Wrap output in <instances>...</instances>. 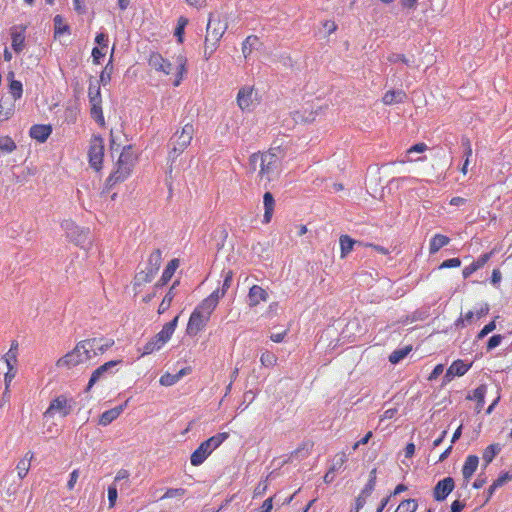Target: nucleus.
Instances as JSON below:
<instances>
[{"mask_svg": "<svg viewBox=\"0 0 512 512\" xmlns=\"http://www.w3.org/2000/svg\"><path fill=\"white\" fill-rule=\"evenodd\" d=\"M226 294L223 293L222 290L219 288L214 290L208 297L203 299L200 303L210 309L211 311H214L219 303V300L223 298Z\"/></svg>", "mask_w": 512, "mask_h": 512, "instance_id": "obj_38", "label": "nucleus"}, {"mask_svg": "<svg viewBox=\"0 0 512 512\" xmlns=\"http://www.w3.org/2000/svg\"><path fill=\"white\" fill-rule=\"evenodd\" d=\"M107 493H108L109 507L113 508L116 504V500L118 497L117 487L114 484L110 485L108 487Z\"/></svg>", "mask_w": 512, "mask_h": 512, "instance_id": "obj_56", "label": "nucleus"}, {"mask_svg": "<svg viewBox=\"0 0 512 512\" xmlns=\"http://www.w3.org/2000/svg\"><path fill=\"white\" fill-rule=\"evenodd\" d=\"M227 30V23L223 22L220 17H215L213 13L209 14L206 26V35L204 39L203 56L207 61L218 49L220 41Z\"/></svg>", "mask_w": 512, "mask_h": 512, "instance_id": "obj_2", "label": "nucleus"}, {"mask_svg": "<svg viewBox=\"0 0 512 512\" xmlns=\"http://www.w3.org/2000/svg\"><path fill=\"white\" fill-rule=\"evenodd\" d=\"M185 493H186V490L183 488H169L166 490V492L161 497V499L182 497Z\"/></svg>", "mask_w": 512, "mask_h": 512, "instance_id": "obj_55", "label": "nucleus"}, {"mask_svg": "<svg viewBox=\"0 0 512 512\" xmlns=\"http://www.w3.org/2000/svg\"><path fill=\"white\" fill-rule=\"evenodd\" d=\"M179 265V259L174 258L170 260L163 270L160 279L154 284V289L158 290L159 288L165 286L171 280Z\"/></svg>", "mask_w": 512, "mask_h": 512, "instance_id": "obj_17", "label": "nucleus"}, {"mask_svg": "<svg viewBox=\"0 0 512 512\" xmlns=\"http://www.w3.org/2000/svg\"><path fill=\"white\" fill-rule=\"evenodd\" d=\"M121 362L122 360H111L95 369L89 379L86 390L89 391L93 385L98 382L102 376H104V374L108 373L112 368L116 367Z\"/></svg>", "mask_w": 512, "mask_h": 512, "instance_id": "obj_18", "label": "nucleus"}, {"mask_svg": "<svg viewBox=\"0 0 512 512\" xmlns=\"http://www.w3.org/2000/svg\"><path fill=\"white\" fill-rule=\"evenodd\" d=\"M376 473H377V469L376 468H373L370 471L368 482L366 483L365 487L362 489V492H363V494H365V496H370L371 493L373 492L374 488H375V485H376Z\"/></svg>", "mask_w": 512, "mask_h": 512, "instance_id": "obj_51", "label": "nucleus"}, {"mask_svg": "<svg viewBox=\"0 0 512 512\" xmlns=\"http://www.w3.org/2000/svg\"><path fill=\"white\" fill-rule=\"evenodd\" d=\"M112 70H113V66L111 65V60H110L109 63L105 66V68L101 72L100 81L102 83L106 84L110 81Z\"/></svg>", "mask_w": 512, "mask_h": 512, "instance_id": "obj_59", "label": "nucleus"}, {"mask_svg": "<svg viewBox=\"0 0 512 512\" xmlns=\"http://www.w3.org/2000/svg\"><path fill=\"white\" fill-rule=\"evenodd\" d=\"M14 104H6L4 101H0V122L8 120L14 114Z\"/></svg>", "mask_w": 512, "mask_h": 512, "instance_id": "obj_47", "label": "nucleus"}, {"mask_svg": "<svg viewBox=\"0 0 512 512\" xmlns=\"http://www.w3.org/2000/svg\"><path fill=\"white\" fill-rule=\"evenodd\" d=\"M479 464V458L477 455H468L462 467V475L465 481H469Z\"/></svg>", "mask_w": 512, "mask_h": 512, "instance_id": "obj_28", "label": "nucleus"}, {"mask_svg": "<svg viewBox=\"0 0 512 512\" xmlns=\"http://www.w3.org/2000/svg\"><path fill=\"white\" fill-rule=\"evenodd\" d=\"M1 360L6 365L4 373L5 391H9L12 381L17 375L18 369V342L12 341L9 350L2 356Z\"/></svg>", "mask_w": 512, "mask_h": 512, "instance_id": "obj_9", "label": "nucleus"}, {"mask_svg": "<svg viewBox=\"0 0 512 512\" xmlns=\"http://www.w3.org/2000/svg\"><path fill=\"white\" fill-rule=\"evenodd\" d=\"M347 460L348 454L345 451H340L334 455L329 469H331V472H338L344 467Z\"/></svg>", "mask_w": 512, "mask_h": 512, "instance_id": "obj_41", "label": "nucleus"}, {"mask_svg": "<svg viewBox=\"0 0 512 512\" xmlns=\"http://www.w3.org/2000/svg\"><path fill=\"white\" fill-rule=\"evenodd\" d=\"M179 320V315L175 316L170 322L166 323L160 332H158L155 337L158 339L159 344H163V346L171 339L175 329L177 327Z\"/></svg>", "mask_w": 512, "mask_h": 512, "instance_id": "obj_23", "label": "nucleus"}, {"mask_svg": "<svg viewBox=\"0 0 512 512\" xmlns=\"http://www.w3.org/2000/svg\"><path fill=\"white\" fill-rule=\"evenodd\" d=\"M14 73L10 72L8 74V79L10 81L9 84V92L12 95L14 100H18L22 97L23 94V86L22 83L18 80H14Z\"/></svg>", "mask_w": 512, "mask_h": 512, "instance_id": "obj_39", "label": "nucleus"}, {"mask_svg": "<svg viewBox=\"0 0 512 512\" xmlns=\"http://www.w3.org/2000/svg\"><path fill=\"white\" fill-rule=\"evenodd\" d=\"M188 373H189V368H183L176 374H171V373L166 372L160 377L159 383L162 386H166V387L172 386V385L176 384L183 376H185Z\"/></svg>", "mask_w": 512, "mask_h": 512, "instance_id": "obj_34", "label": "nucleus"}, {"mask_svg": "<svg viewBox=\"0 0 512 512\" xmlns=\"http://www.w3.org/2000/svg\"><path fill=\"white\" fill-rule=\"evenodd\" d=\"M180 284V281L179 280H176L173 282V284L171 285V287L169 288V290L167 291V293L165 294V296L163 297L159 307H158V313L159 314H163L164 312H166L170 306H171V303L173 301V299L175 298L177 292H176V287Z\"/></svg>", "mask_w": 512, "mask_h": 512, "instance_id": "obj_30", "label": "nucleus"}, {"mask_svg": "<svg viewBox=\"0 0 512 512\" xmlns=\"http://www.w3.org/2000/svg\"><path fill=\"white\" fill-rule=\"evenodd\" d=\"M75 405V401L72 397L66 394H60L54 397L48 406V408L44 411V418H53L56 415L60 417H67L73 410Z\"/></svg>", "mask_w": 512, "mask_h": 512, "instance_id": "obj_8", "label": "nucleus"}, {"mask_svg": "<svg viewBox=\"0 0 512 512\" xmlns=\"http://www.w3.org/2000/svg\"><path fill=\"white\" fill-rule=\"evenodd\" d=\"M487 392V386L482 384L473 390L472 395L466 397L467 400H475L477 402L476 411L480 412L485 403V395Z\"/></svg>", "mask_w": 512, "mask_h": 512, "instance_id": "obj_35", "label": "nucleus"}, {"mask_svg": "<svg viewBox=\"0 0 512 512\" xmlns=\"http://www.w3.org/2000/svg\"><path fill=\"white\" fill-rule=\"evenodd\" d=\"M212 313L213 311L199 303V305L193 310L189 317L186 327L187 335L196 336L202 330H204L210 320Z\"/></svg>", "mask_w": 512, "mask_h": 512, "instance_id": "obj_7", "label": "nucleus"}, {"mask_svg": "<svg viewBox=\"0 0 512 512\" xmlns=\"http://www.w3.org/2000/svg\"><path fill=\"white\" fill-rule=\"evenodd\" d=\"M495 251V249H492L490 252L482 254L477 260L473 261L471 264L474 265L476 270L481 269L495 254Z\"/></svg>", "mask_w": 512, "mask_h": 512, "instance_id": "obj_54", "label": "nucleus"}, {"mask_svg": "<svg viewBox=\"0 0 512 512\" xmlns=\"http://www.w3.org/2000/svg\"><path fill=\"white\" fill-rule=\"evenodd\" d=\"M340 244V258L345 259L348 254L353 250L354 245L357 244V241L353 240L349 235H341L339 237ZM359 245H363L361 242H358Z\"/></svg>", "mask_w": 512, "mask_h": 512, "instance_id": "obj_33", "label": "nucleus"}, {"mask_svg": "<svg viewBox=\"0 0 512 512\" xmlns=\"http://www.w3.org/2000/svg\"><path fill=\"white\" fill-rule=\"evenodd\" d=\"M254 94L253 86H243L239 89L236 102L242 111L251 110L254 104Z\"/></svg>", "mask_w": 512, "mask_h": 512, "instance_id": "obj_14", "label": "nucleus"}, {"mask_svg": "<svg viewBox=\"0 0 512 512\" xmlns=\"http://www.w3.org/2000/svg\"><path fill=\"white\" fill-rule=\"evenodd\" d=\"M499 452H500L499 444H490L489 446H487L484 449L483 455H482L485 465L486 466L489 465Z\"/></svg>", "mask_w": 512, "mask_h": 512, "instance_id": "obj_43", "label": "nucleus"}, {"mask_svg": "<svg viewBox=\"0 0 512 512\" xmlns=\"http://www.w3.org/2000/svg\"><path fill=\"white\" fill-rule=\"evenodd\" d=\"M512 479V475H510L509 473H504L502 475H500L494 482L493 484L491 485V488H498L500 486H502L505 482L509 481Z\"/></svg>", "mask_w": 512, "mask_h": 512, "instance_id": "obj_62", "label": "nucleus"}, {"mask_svg": "<svg viewBox=\"0 0 512 512\" xmlns=\"http://www.w3.org/2000/svg\"><path fill=\"white\" fill-rule=\"evenodd\" d=\"M273 508V497L267 498L256 512H271Z\"/></svg>", "mask_w": 512, "mask_h": 512, "instance_id": "obj_64", "label": "nucleus"}, {"mask_svg": "<svg viewBox=\"0 0 512 512\" xmlns=\"http://www.w3.org/2000/svg\"><path fill=\"white\" fill-rule=\"evenodd\" d=\"M94 342V340L79 341L71 351L56 361L55 366L59 369L71 370L79 365L88 363L92 359V353L88 346H93Z\"/></svg>", "mask_w": 512, "mask_h": 512, "instance_id": "obj_4", "label": "nucleus"}, {"mask_svg": "<svg viewBox=\"0 0 512 512\" xmlns=\"http://www.w3.org/2000/svg\"><path fill=\"white\" fill-rule=\"evenodd\" d=\"M472 363H465L463 360L458 359L452 362L446 372V377L449 376H463L471 368Z\"/></svg>", "mask_w": 512, "mask_h": 512, "instance_id": "obj_29", "label": "nucleus"}, {"mask_svg": "<svg viewBox=\"0 0 512 512\" xmlns=\"http://www.w3.org/2000/svg\"><path fill=\"white\" fill-rule=\"evenodd\" d=\"M387 60L390 63L401 62L404 63L405 65H410V60L404 54L392 53L391 55L388 56Z\"/></svg>", "mask_w": 512, "mask_h": 512, "instance_id": "obj_57", "label": "nucleus"}, {"mask_svg": "<svg viewBox=\"0 0 512 512\" xmlns=\"http://www.w3.org/2000/svg\"><path fill=\"white\" fill-rule=\"evenodd\" d=\"M263 205H264V215H263L262 222L264 224H268V223H270V221L272 219L274 207H275V200H274L273 195L270 192L264 193Z\"/></svg>", "mask_w": 512, "mask_h": 512, "instance_id": "obj_31", "label": "nucleus"}, {"mask_svg": "<svg viewBox=\"0 0 512 512\" xmlns=\"http://www.w3.org/2000/svg\"><path fill=\"white\" fill-rule=\"evenodd\" d=\"M62 230L65 232L66 238L80 248L85 247V243L89 238V229L80 227L72 219H65L60 224Z\"/></svg>", "mask_w": 512, "mask_h": 512, "instance_id": "obj_10", "label": "nucleus"}, {"mask_svg": "<svg viewBox=\"0 0 512 512\" xmlns=\"http://www.w3.org/2000/svg\"><path fill=\"white\" fill-rule=\"evenodd\" d=\"M249 164L253 171H257L258 183L267 187L278 173L280 160L277 153L268 150L251 154Z\"/></svg>", "mask_w": 512, "mask_h": 512, "instance_id": "obj_1", "label": "nucleus"}, {"mask_svg": "<svg viewBox=\"0 0 512 512\" xmlns=\"http://www.w3.org/2000/svg\"><path fill=\"white\" fill-rule=\"evenodd\" d=\"M136 162L137 155L132 146H125L116 162L115 170L107 178V187L111 188L117 183L125 181L131 175Z\"/></svg>", "mask_w": 512, "mask_h": 512, "instance_id": "obj_3", "label": "nucleus"}, {"mask_svg": "<svg viewBox=\"0 0 512 512\" xmlns=\"http://www.w3.org/2000/svg\"><path fill=\"white\" fill-rule=\"evenodd\" d=\"M34 458L33 452H27L22 459H20L16 465L17 475L20 479H23L27 476L30 467L31 461Z\"/></svg>", "mask_w": 512, "mask_h": 512, "instance_id": "obj_32", "label": "nucleus"}, {"mask_svg": "<svg viewBox=\"0 0 512 512\" xmlns=\"http://www.w3.org/2000/svg\"><path fill=\"white\" fill-rule=\"evenodd\" d=\"M155 276L156 274L153 271L148 270L146 268L137 272L132 282L135 294H137L143 286H145L148 283H151Z\"/></svg>", "mask_w": 512, "mask_h": 512, "instance_id": "obj_20", "label": "nucleus"}, {"mask_svg": "<svg viewBox=\"0 0 512 512\" xmlns=\"http://www.w3.org/2000/svg\"><path fill=\"white\" fill-rule=\"evenodd\" d=\"M161 263L162 251L160 249H155L149 254L145 268L157 274L160 269Z\"/></svg>", "mask_w": 512, "mask_h": 512, "instance_id": "obj_37", "label": "nucleus"}, {"mask_svg": "<svg viewBox=\"0 0 512 512\" xmlns=\"http://www.w3.org/2000/svg\"><path fill=\"white\" fill-rule=\"evenodd\" d=\"M104 150V139L94 135L89 143L88 160L91 168L97 172L103 167Z\"/></svg>", "mask_w": 512, "mask_h": 512, "instance_id": "obj_12", "label": "nucleus"}, {"mask_svg": "<svg viewBox=\"0 0 512 512\" xmlns=\"http://www.w3.org/2000/svg\"><path fill=\"white\" fill-rule=\"evenodd\" d=\"M450 243V238L443 234H435L429 242V253L435 254L441 248L448 245Z\"/></svg>", "mask_w": 512, "mask_h": 512, "instance_id": "obj_36", "label": "nucleus"}, {"mask_svg": "<svg viewBox=\"0 0 512 512\" xmlns=\"http://www.w3.org/2000/svg\"><path fill=\"white\" fill-rule=\"evenodd\" d=\"M247 298L249 307L254 308L261 302H266L269 294L263 287L255 284L249 288Z\"/></svg>", "mask_w": 512, "mask_h": 512, "instance_id": "obj_16", "label": "nucleus"}, {"mask_svg": "<svg viewBox=\"0 0 512 512\" xmlns=\"http://www.w3.org/2000/svg\"><path fill=\"white\" fill-rule=\"evenodd\" d=\"M148 65L156 72L170 75L173 73V64L164 58L159 52H151L148 58Z\"/></svg>", "mask_w": 512, "mask_h": 512, "instance_id": "obj_13", "label": "nucleus"}, {"mask_svg": "<svg viewBox=\"0 0 512 512\" xmlns=\"http://www.w3.org/2000/svg\"><path fill=\"white\" fill-rule=\"evenodd\" d=\"M368 497L369 496H365V494H363V492L361 491V493L358 495V497L355 500L354 507L351 508L350 512H359L364 507V505L366 503V499Z\"/></svg>", "mask_w": 512, "mask_h": 512, "instance_id": "obj_58", "label": "nucleus"}, {"mask_svg": "<svg viewBox=\"0 0 512 512\" xmlns=\"http://www.w3.org/2000/svg\"><path fill=\"white\" fill-rule=\"evenodd\" d=\"M455 483L452 477L440 480L433 490V497L436 501H443L453 491Z\"/></svg>", "mask_w": 512, "mask_h": 512, "instance_id": "obj_15", "label": "nucleus"}, {"mask_svg": "<svg viewBox=\"0 0 512 512\" xmlns=\"http://www.w3.org/2000/svg\"><path fill=\"white\" fill-rule=\"evenodd\" d=\"M16 143L9 136H0V151L11 153L16 149Z\"/></svg>", "mask_w": 512, "mask_h": 512, "instance_id": "obj_49", "label": "nucleus"}, {"mask_svg": "<svg viewBox=\"0 0 512 512\" xmlns=\"http://www.w3.org/2000/svg\"><path fill=\"white\" fill-rule=\"evenodd\" d=\"M428 149V146L424 142H420L417 144L412 145L408 150L407 153H423Z\"/></svg>", "mask_w": 512, "mask_h": 512, "instance_id": "obj_63", "label": "nucleus"}, {"mask_svg": "<svg viewBox=\"0 0 512 512\" xmlns=\"http://www.w3.org/2000/svg\"><path fill=\"white\" fill-rule=\"evenodd\" d=\"M461 265V260L459 258H450L445 261H443L439 269H445V268H457Z\"/></svg>", "mask_w": 512, "mask_h": 512, "instance_id": "obj_60", "label": "nucleus"}, {"mask_svg": "<svg viewBox=\"0 0 512 512\" xmlns=\"http://www.w3.org/2000/svg\"><path fill=\"white\" fill-rule=\"evenodd\" d=\"M52 133V127L45 124H35L30 128V137L43 143Z\"/></svg>", "mask_w": 512, "mask_h": 512, "instance_id": "obj_24", "label": "nucleus"}, {"mask_svg": "<svg viewBox=\"0 0 512 512\" xmlns=\"http://www.w3.org/2000/svg\"><path fill=\"white\" fill-rule=\"evenodd\" d=\"M64 33L70 34V27L61 15L54 17V37H60Z\"/></svg>", "mask_w": 512, "mask_h": 512, "instance_id": "obj_40", "label": "nucleus"}, {"mask_svg": "<svg viewBox=\"0 0 512 512\" xmlns=\"http://www.w3.org/2000/svg\"><path fill=\"white\" fill-rule=\"evenodd\" d=\"M262 46L260 38L256 35H249L242 42V54L245 59H248L254 50L259 49Z\"/></svg>", "mask_w": 512, "mask_h": 512, "instance_id": "obj_25", "label": "nucleus"}, {"mask_svg": "<svg viewBox=\"0 0 512 512\" xmlns=\"http://www.w3.org/2000/svg\"><path fill=\"white\" fill-rule=\"evenodd\" d=\"M187 73V58L183 54H179L175 57V74L173 80V86L178 87Z\"/></svg>", "mask_w": 512, "mask_h": 512, "instance_id": "obj_21", "label": "nucleus"}, {"mask_svg": "<svg viewBox=\"0 0 512 512\" xmlns=\"http://www.w3.org/2000/svg\"><path fill=\"white\" fill-rule=\"evenodd\" d=\"M418 508V503L415 499L403 500L395 510V512H415Z\"/></svg>", "mask_w": 512, "mask_h": 512, "instance_id": "obj_48", "label": "nucleus"}, {"mask_svg": "<svg viewBox=\"0 0 512 512\" xmlns=\"http://www.w3.org/2000/svg\"><path fill=\"white\" fill-rule=\"evenodd\" d=\"M129 400H126L123 404L111 408L109 410L104 411L99 418V424L102 426H107L112 423L115 419H117L124 409L127 407Z\"/></svg>", "mask_w": 512, "mask_h": 512, "instance_id": "obj_22", "label": "nucleus"}, {"mask_svg": "<svg viewBox=\"0 0 512 512\" xmlns=\"http://www.w3.org/2000/svg\"><path fill=\"white\" fill-rule=\"evenodd\" d=\"M188 22V19L184 16L179 17L177 20V26L175 28L174 35L176 36L179 43H183L184 41V30L188 25Z\"/></svg>", "mask_w": 512, "mask_h": 512, "instance_id": "obj_46", "label": "nucleus"}, {"mask_svg": "<svg viewBox=\"0 0 512 512\" xmlns=\"http://www.w3.org/2000/svg\"><path fill=\"white\" fill-rule=\"evenodd\" d=\"M89 340L95 341V344L93 346H88V349L91 350L92 358L105 353L109 348H111L114 345L113 339L90 338Z\"/></svg>", "mask_w": 512, "mask_h": 512, "instance_id": "obj_27", "label": "nucleus"}, {"mask_svg": "<svg viewBox=\"0 0 512 512\" xmlns=\"http://www.w3.org/2000/svg\"><path fill=\"white\" fill-rule=\"evenodd\" d=\"M162 347L163 344H159L158 339L154 336L143 346L141 356L150 355L156 351H159Z\"/></svg>", "mask_w": 512, "mask_h": 512, "instance_id": "obj_44", "label": "nucleus"}, {"mask_svg": "<svg viewBox=\"0 0 512 512\" xmlns=\"http://www.w3.org/2000/svg\"><path fill=\"white\" fill-rule=\"evenodd\" d=\"M410 351L411 347H405L402 349L395 350L389 355V361L392 364H397L402 359H404L409 354Z\"/></svg>", "mask_w": 512, "mask_h": 512, "instance_id": "obj_50", "label": "nucleus"}, {"mask_svg": "<svg viewBox=\"0 0 512 512\" xmlns=\"http://www.w3.org/2000/svg\"><path fill=\"white\" fill-rule=\"evenodd\" d=\"M322 112L323 107L318 102L307 101L294 110L291 115L295 123L308 124L314 122Z\"/></svg>", "mask_w": 512, "mask_h": 512, "instance_id": "obj_11", "label": "nucleus"}, {"mask_svg": "<svg viewBox=\"0 0 512 512\" xmlns=\"http://www.w3.org/2000/svg\"><path fill=\"white\" fill-rule=\"evenodd\" d=\"M234 273L231 269L223 270L222 277H223V283L222 287L219 288L223 291V293H227L229 288L231 287L232 281H233Z\"/></svg>", "mask_w": 512, "mask_h": 512, "instance_id": "obj_53", "label": "nucleus"}, {"mask_svg": "<svg viewBox=\"0 0 512 512\" xmlns=\"http://www.w3.org/2000/svg\"><path fill=\"white\" fill-rule=\"evenodd\" d=\"M194 134L195 128L192 123H186L181 129L177 130L170 140L169 157L175 159L181 155L190 146Z\"/></svg>", "mask_w": 512, "mask_h": 512, "instance_id": "obj_6", "label": "nucleus"}, {"mask_svg": "<svg viewBox=\"0 0 512 512\" xmlns=\"http://www.w3.org/2000/svg\"><path fill=\"white\" fill-rule=\"evenodd\" d=\"M25 30L24 26H14L11 28V46L16 53L23 51L25 47Z\"/></svg>", "mask_w": 512, "mask_h": 512, "instance_id": "obj_19", "label": "nucleus"}, {"mask_svg": "<svg viewBox=\"0 0 512 512\" xmlns=\"http://www.w3.org/2000/svg\"><path fill=\"white\" fill-rule=\"evenodd\" d=\"M407 98V94L405 91L398 89V90H388L384 93L382 97V102L384 105H393V104H400L405 102Z\"/></svg>", "mask_w": 512, "mask_h": 512, "instance_id": "obj_26", "label": "nucleus"}, {"mask_svg": "<svg viewBox=\"0 0 512 512\" xmlns=\"http://www.w3.org/2000/svg\"><path fill=\"white\" fill-rule=\"evenodd\" d=\"M260 362L265 367H273L277 363V356L270 351H265L261 354Z\"/></svg>", "mask_w": 512, "mask_h": 512, "instance_id": "obj_52", "label": "nucleus"}, {"mask_svg": "<svg viewBox=\"0 0 512 512\" xmlns=\"http://www.w3.org/2000/svg\"><path fill=\"white\" fill-rule=\"evenodd\" d=\"M502 340H503V336L500 334L491 336L487 342V350L490 351V350L496 348L497 346H499L501 344Z\"/></svg>", "mask_w": 512, "mask_h": 512, "instance_id": "obj_61", "label": "nucleus"}, {"mask_svg": "<svg viewBox=\"0 0 512 512\" xmlns=\"http://www.w3.org/2000/svg\"><path fill=\"white\" fill-rule=\"evenodd\" d=\"M229 438V433L221 432L203 441L191 454L190 462L192 466H200L225 440Z\"/></svg>", "mask_w": 512, "mask_h": 512, "instance_id": "obj_5", "label": "nucleus"}, {"mask_svg": "<svg viewBox=\"0 0 512 512\" xmlns=\"http://www.w3.org/2000/svg\"><path fill=\"white\" fill-rule=\"evenodd\" d=\"M88 98L90 103H102L100 85L98 82H90L88 87Z\"/></svg>", "mask_w": 512, "mask_h": 512, "instance_id": "obj_42", "label": "nucleus"}, {"mask_svg": "<svg viewBox=\"0 0 512 512\" xmlns=\"http://www.w3.org/2000/svg\"><path fill=\"white\" fill-rule=\"evenodd\" d=\"M91 104V117L100 125L104 126L105 119L102 111V103H90Z\"/></svg>", "mask_w": 512, "mask_h": 512, "instance_id": "obj_45", "label": "nucleus"}]
</instances>
